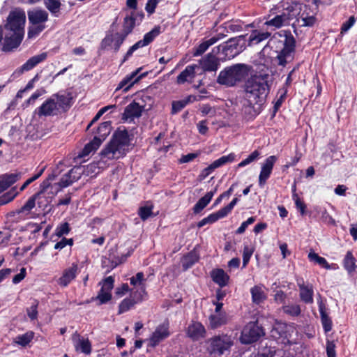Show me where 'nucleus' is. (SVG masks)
<instances>
[{"label":"nucleus","instance_id":"4c0bfd02","mask_svg":"<svg viewBox=\"0 0 357 357\" xmlns=\"http://www.w3.org/2000/svg\"><path fill=\"white\" fill-rule=\"evenodd\" d=\"M35 195H38L36 199L38 207L42 211H45L50 206L52 197H47L43 192H38Z\"/></svg>","mask_w":357,"mask_h":357},{"label":"nucleus","instance_id":"9b49d317","mask_svg":"<svg viewBox=\"0 0 357 357\" xmlns=\"http://www.w3.org/2000/svg\"><path fill=\"white\" fill-rule=\"evenodd\" d=\"M263 335V329L257 322H250L243 329L240 340L243 344H248L257 341Z\"/></svg>","mask_w":357,"mask_h":357},{"label":"nucleus","instance_id":"6ab92c4d","mask_svg":"<svg viewBox=\"0 0 357 357\" xmlns=\"http://www.w3.org/2000/svg\"><path fill=\"white\" fill-rule=\"evenodd\" d=\"M200 67L197 64L188 66L176 78V83L178 84H183L185 82L191 83L192 79L195 77L196 70Z\"/></svg>","mask_w":357,"mask_h":357},{"label":"nucleus","instance_id":"f257e3e1","mask_svg":"<svg viewBox=\"0 0 357 357\" xmlns=\"http://www.w3.org/2000/svg\"><path fill=\"white\" fill-rule=\"evenodd\" d=\"M273 77L265 65H259L256 73L245 82V98L251 102L262 105L269 93Z\"/></svg>","mask_w":357,"mask_h":357},{"label":"nucleus","instance_id":"20e7f679","mask_svg":"<svg viewBox=\"0 0 357 357\" xmlns=\"http://www.w3.org/2000/svg\"><path fill=\"white\" fill-rule=\"evenodd\" d=\"M71 97L65 93H56L48 98L34 111L39 117L54 116L66 112L70 107Z\"/></svg>","mask_w":357,"mask_h":357},{"label":"nucleus","instance_id":"09e8293b","mask_svg":"<svg viewBox=\"0 0 357 357\" xmlns=\"http://www.w3.org/2000/svg\"><path fill=\"white\" fill-rule=\"evenodd\" d=\"M308 257L312 261H314L315 263L319 264L321 266L325 268H329L330 266L325 258L319 256L317 254L314 252H310L308 255Z\"/></svg>","mask_w":357,"mask_h":357},{"label":"nucleus","instance_id":"aec40b11","mask_svg":"<svg viewBox=\"0 0 357 357\" xmlns=\"http://www.w3.org/2000/svg\"><path fill=\"white\" fill-rule=\"evenodd\" d=\"M21 172L5 174L0 176V193L8 189L22 178Z\"/></svg>","mask_w":357,"mask_h":357},{"label":"nucleus","instance_id":"a878e982","mask_svg":"<svg viewBox=\"0 0 357 357\" xmlns=\"http://www.w3.org/2000/svg\"><path fill=\"white\" fill-rule=\"evenodd\" d=\"M211 277L213 281L220 287H225L229 280L228 274L222 268H215L211 271Z\"/></svg>","mask_w":357,"mask_h":357},{"label":"nucleus","instance_id":"9d476101","mask_svg":"<svg viewBox=\"0 0 357 357\" xmlns=\"http://www.w3.org/2000/svg\"><path fill=\"white\" fill-rule=\"evenodd\" d=\"M301 13L291 24L294 28L300 27H311L316 23L317 18L311 8L307 5L301 4Z\"/></svg>","mask_w":357,"mask_h":357},{"label":"nucleus","instance_id":"412c9836","mask_svg":"<svg viewBox=\"0 0 357 357\" xmlns=\"http://www.w3.org/2000/svg\"><path fill=\"white\" fill-rule=\"evenodd\" d=\"M206 330L199 322L193 321L189 324L187 328V335L193 340H198L204 337Z\"/></svg>","mask_w":357,"mask_h":357},{"label":"nucleus","instance_id":"bf43d9fd","mask_svg":"<svg viewBox=\"0 0 357 357\" xmlns=\"http://www.w3.org/2000/svg\"><path fill=\"white\" fill-rule=\"evenodd\" d=\"M112 298V294L110 292L103 290L100 289V291L98 292L96 299L100 301V304H103L109 301H110Z\"/></svg>","mask_w":357,"mask_h":357},{"label":"nucleus","instance_id":"6e6d98bb","mask_svg":"<svg viewBox=\"0 0 357 357\" xmlns=\"http://www.w3.org/2000/svg\"><path fill=\"white\" fill-rule=\"evenodd\" d=\"M126 36L121 33L116 32V37L114 40L112 48L115 52H118L120 49L121 45L123 44V41L126 38Z\"/></svg>","mask_w":357,"mask_h":357},{"label":"nucleus","instance_id":"c85d7f7f","mask_svg":"<svg viewBox=\"0 0 357 357\" xmlns=\"http://www.w3.org/2000/svg\"><path fill=\"white\" fill-rule=\"evenodd\" d=\"M216 191L217 187L213 191L207 192L203 197L199 199L193 207L194 213H199L201 212L210 203Z\"/></svg>","mask_w":357,"mask_h":357},{"label":"nucleus","instance_id":"58836bf2","mask_svg":"<svg viewBox=\"0 0 357 357\" xmlns=\"http://www.w3.org/2000/svg\"><path fill=\"white\" fill-rule=\"evenodd\" d=\"M282 310L284 313L291 317H297L300 315L301 312V307L298 304L283 305Z\"/></svg>","mask_w":357,"mask_h":357},{"label":"nucleus","instance_id":"7c9ffc66","mask_svg":"<svg viewBox=\"0 0 357 357\" xmlns=\"http://www.w3.org/2000/svg\"><path fill=\"white\" fill-rule=\"evenodd\" d=\"M141 68L137 69L135 71L132 72L130 75L126 76L120 83H119V88H122L125 86L126 84H129V86L126 89V91H127L130 86H132L135 83L138 82L141 78L144 77L147 73H144L139 76H138L137 78H135L133 81L132 79L137 75V74L139 73Z\"/></svg>","mask_w":357,"mask_h":357},{"label":"nucleus","instance_id":"13d9d810","mask_svg":"<svg viewBox=\"0 0 357 357\" xmlns=\"http://www.w3.org/2000/svg\"><path fill=\"white\" fill-rule=\"evenodd\" d=\"M116 37V33H110L107 34L102 40L100 46L102 49H106L108 47L113 46L114 40Z\"/></svg>","mask_w":357,"mask_h":357},{"label":"nucleus","instance_id":"680f3d73","mask_svg":"<svg viewBox=\"0 0 357 357\" xmlns=\"http://www.w3.org/2000/svg\"><path fill=\"white\" fill-rule=\"evenodd\" d=\"M114 280L113 277L109 276L106 278L102 282H100V284L102 285L101 289L111 293V291L114 287Z\"/></svg>","mask_w":357,"mask_h":357},{"label":"nucleus","instance_id":"a211bd4d","mask_svg":"<svg viewBox=\"0 0 357 357\" xmlns=\"http://www.w3.org/2000/svg\"><path fill=\"white\" fill-rule=\"evenodd\" d=\"M199 65L203 72H215L220 66L219 59L211 53L199 60Z\"/></svg>","mask_w":357,"mask_h":357},{"label":"nucleus","instance_id":"f704fd0d","mask_svg":"<svg viewBox=\"0 0 357 357\" xmlns=\"http://www.w3.org/2000/svg\"><path fill=\"white\" fill-rule=\"evenodd\" d=\"M38 195H33L26 201V202L19 209L16 210V213H24L26 215L29 214V212L34 208L36 206V199Z\"/></svg>","mask_w":357,"mask_h":357},{"label":"nucleus","instance_id":"473e14b6","mask_svg":"<svg viewBox=\"0 0 357 357\" xmlns=\"http://www.w3.org/2000/svg\"><path fill=\"white\" fill-rule=\"evenodd\" d=\"M199 255L196 251L193 250L183 256L181 259L182 267L184 271L192 267L199 260Z\"/></svg>","mask_w":357,"mask_h":357},{"label":"nucleus","instance_id":"b1692460","mask_svg":"<svg viewBox=\"0 0 357 357\" xmlns=\"http://www.w3.org/2000/svg\"><path fill=\"white\" fill-rule=\"evenodd\" d=\"M160 33V26H155L151 31L146 33L144 35V38L142 40L137 41L132 47L135 48V50L136 51L139 48L146 46L149 43H151L154 40V38L156 36H158Z\"/></svg>","mask_w":357,"mask_h":357},{"label":"nucleus","instance_id":"8fccbe9b","mask_svg":"<svg viewBox=\"0 0 357 357\" xmlns=\"http://www.w3.org/2000/svg\"><path fill=\"white\" fill-rule=\"evenodd\" d=\"M39 302L34 299L31 305L26 309V313L31 320H35L38 317V306Z\"/></svg>","mask_w":357,"mask_h":357},{"label":"nucleus","instance_id":"49530a36","mask_svg":"<svg viewBox=\"0 0 357 357\" xmlns=\"http://www.w3.org/2000/svg\"><path fill=\"white\" fill-rule=\"evenodd\" d=\"M145 294V286H142L141 287H138L135 291L132 293L130 298L135 302V304H137L144 299Z\"/></svg>","mask_w":357,"mask_h":357},{"label":"nucleus","instance_id":"5fc2aeb1","mask_svg":"<svg viewBox=\"0 0 357 357\" xmlns=\"http://www.w3.org/2000/svg\"><path fill=\"white\" fill-rule=\"evenodd\" d=\"M69 173L74 183L80 178L82 174H84L83 168L81 166H75L69 171Z\"/></svg>","mask_w":357,"mask_h":357},{"label":"nucleus","instance_id":"ea45409f","mask_svg":"<svg viewBox=\"0 0 357 357\" xmlns=\"http://www.w3.org/2000/svg\"><path fill=\"white\" fill-rule=\"evenodd\" d=\"M46 8L55 16L59 13L61 3L60 0H44Z\"/></svg>","mask_w":357,"mask_h":357},{"label":"nucleus","instance_id":"6e6552de","mask_svg":"<svg viewBox=\"0 0 357 357\" xmlns=\"http://www.w3.org/2000/svg\"><path fill=\"white\" fill-rule=\"evenodd\" d=\"M232 345L231 337L227 335H215L207 341L208 352L215 356H221L229 353Z\"/></svg>","mask_w":357,"mask_h":357},{"label":"nucleus","instance_id":"0eeeda50","mask_svg":"<svg viewBox=\"0 0 357 357\" xmlns=\"http://www.w3.org/2000/svg\"><path fill=\"white\" fill-rule=\"evenodd\" d=\"M277 47L280 49L276 50L278 54L275 57V60L278 65L284 67L294 59L296 40L291 33L288 34L286 33L284 40L278 41Z\"/></svg>","mask_w":357,"mask_h":357},{"label":"nucleus","instance_id":"052dcab7","mask_svg":"<svg viewBox=\"0 0 357 357\" xmlns=\"http://www.w3.org/2000/svg\"><path fill=\"white\" fill-rule=\"evenodd\" d=\"M226 216H227L226 214L224 213V211L221 208L218 211L210 214L206 218L208 219V224H212V223L218 221L219 219L223 218Z\"/></svg>","mask_w":357,"mask_h":357},{"label":"nucleus","instance_id":"3c124183","mask_svg":"<svg viewBox=\"0 0 357 357\" xmlns=\"http://www.w3.org/2000/svg\"><path fill=\"white\" fill-rule=\"evenodd\" d=\"M135 305V302H133L130 298L123 299L119 304V314H122L128 311Z\"/></svg>","mask_w":357,"mask_h":357},{"label":"nucleus","instance_id":"4d7b16f0","mask_svg":"<svg viewBox=\"0 0 357 357\" xmlns=\"http://www.w3.org/2000/svg\"><path fill=\"white\" fill-rule=\"evenodd\" d=\"M287 93V89L285 87H282L278 90V94L280 96L276 100L274 108L275 110H278L280 106L282 105V102H284Z\"/></svg>","mask_w":357,"mask_h":357},{"label":"nucleus","instance_id":"4be33fe9","mask_svg":"<svg viewBox=\"0 0 357 357\" xmlns=\"http://www.w3.org/2000/svg\"><path fill=\"white\" fill-rule=\"evenodd\" d=\"M261 105L245 100L242 107V113L247 120L253 119L260 112Z\"/></svg>","mask_w":357,"mask_h":357},{"label":"nucleus","instance_id":"f8f14e48","mask_svg":"<svg viewBox=\"0 0 357 357\" xmlns=\"http://www.w3.org/2000/svg\"><path fill=\"white\" fill-rule=\"evenodd\" d=\"M221 53L223 56L221 59H231L238 55L240 50L236 38H230L225 43L222 44L213 50V53Z\"/></svg>","mask_w":357,"mask_h":357},{"label":"nucleus","instance_id":"a19ab883","mask_svg":"<svg viewBox=\"0 0 357 357\" xmlns=\"http://www.w3.org/2000/svg\"><path fill=\"white\" fill-rule=\"evenodd\" d=\"M236 155L234 153H229L227 155H223L212 162L214 167L218 168L227 163L232 162L235 160Z\"/></svg>","mask_w":357,"mask_h":357},{"label":"nucleus","instance_id":"bb28decb","mask_svg":"<svg viewBox=\"0 0 357 357\" xmlns=\"http://www.w3.org/2000/svg\"><path fill=\"white\" fill-rule=\"evenodd\" d=\"M209 326L212 329L218 328L228 322L227 313H215L211 314L208 318Z\"/></svg>","mask_w":357,"mask_h":357},{"label":"nucleus","instance_id":"ddd939ff","mask_svg":"<svg viewBox=\"0 0 357 357\" xmlns=\"http://www.w3.org/2000/svg\"><path fill=\"white\" fill-rule=\"evenodd\" d=\"M47 52H43L40 54L35 55V56L31 57L21 67L16 69L14 71L13 75L17 77V76L21 75L24 72L31 70L35 66H36L38 63L45 61L47 59Z\"/></svg>","mask_w":357,"mask_h":357},{"label":"nucleus","instance_id":"7ed1b4c3","mask_svg":"<svg viewBox=\"0 0 357 357\" xmlns=\"http://www.w3.org/2000/svg\"><path fill=\"white\" fill-rule=\"evenodd\" d=\"M130 137L126 128H119L113 134L108 144L100 152V160H116L126 155Z\"/></svg>","mask_w":357,"mask_h":357},{"label":"nucleus","instance_id":"774afa93","mask_svg":"<svg viewBox=\"0 0 357 357\" xmlns=\"http://www.w3.org/2000/svg\"><path fill=\"white\" fill-rule=\"evenodd\" d=\"M70 174L69 172L66 174H65L60 179V181L58 183L59 186L61 188H66L70 185H72L73 183L72 181V178L70 177Z\"/></svg>","mask_w":357,"mask_h":357},{"label":"nucleus","instance_id":"37998d69","mask_svg":"<svg viewBox=\"0 0 357 357\" xmlns=\"http://www.w3.org/2000/svg\"><path fill=\"white\" fill-rule=\"evenodd\" d=\"M355 261L356 259L352 253L349 251L347 252L344 259V266L348 272L351 273L355 270L356 267Z\"/></svg>","mask_w":357,"mask_h":357},{"label":"nucleus","instance_id":"e433bc0d","mask_svg":"<svg viewBox=\"0 0 357 357\" xmlns=\"http://www.w3.org/2000/svg\"><path fill=\"white\" fill-rule=\"evenodd\" d=\"M135 25V18L134 17V14L132 13L130 16H126L124 18L123 29L121 33L128 36V35L132 32Z\"/></svg>","mask_w":357,"mask_h":357},{"label":"nucleus","instance_id":"69168bd1","mask_svg":"<svg viewBox=\"0 0 357 357\" xmlns=\"http://www.w3.org/2000/svg\"><path fill=\"white\" fill-rule=\"evenodd\" d=\"M356 18L354 16H351L345 22H344L340 29L342 34L348 31L355 24Z\"/></svg>","mask_w":357,"mask_h":357},{"label":"nucleus","instance_id":"f03ea898","mask_svg":"<svg viewBox=\"0 0 357 357\" xmlns=\"http://www.w3.org/2000/svg\"><path fill=\"white\" fill-rule=\"evenodd\" d=\"M25 13L20 10L10 13L7 23L4 26L6 31L3 45V51H10L21 43L24 33Z\"/></svg>","mask_w":357,"mask_h":357},{"label":"nucleus","instance_id":"72a5a7b5","mask_svg":"<svg viewBox=\"0 0 357 357\" xmlns=\"http://www.w3.org/2000/svg\"><path fill=\"white\" fill-rule=\"evenodd\" d=\"M252 302L255 304H260L266 299V295L261 286H255L250 289Z\"/></svg>","mask_w":357,"mask_h":357},{"label":"nucleus","instance_id":"e2e57ef3","mask_svg":"<svg viewBox=\"0 0 357 357\" xmlns=\"http://www.w3.org/2000/svg\"><path fill=\"white\" fill-rule=\"evenodd\" d=\"M70 231V226L68 222H64L59 225L55 231V234L57 236L61 237L63 235H66Z\"/></svg>","mask_w":357,"mask_h":357},{"label":"nucleus","instance_id":"de8ad7c7","mask_svg":"<svg viewBox=\"0 0 357 357\" xmlns=\"http://www.w3.org/2000/svg\"><path fill=\"white\" fill-rule=\"evenodd\" d=\"M18 194L16 190V188H13L10 191L5 193L0 197V205L6 204L11 202Z\"/></svg>","mask_w":357,"mask_h":357},{"label":"nucleus","instance_id":"1a4fd4ad","mask_svg":"<svg viewBox=\"0 0 357 357\" xmlns=\"http://www.w3.org/2000/svg\"><path fill=\"white\" fill-rule=\"evenodd\" d=\"M112 130L111 122H102L97 129L98 136H95L92 141L85 145L82 150V156H86L92 151H95L100 146L102 142L109 135Z\"/></svg>","mask_w":357,"mask_h":357},{"label":"nucleus","instance_id":"c03bdc74","mask_svg":"<svg viewBox=\"0 0 357 357\" xmlns=\"http://www.w3.org/2000/svg\"><path fill=\"white\" fill-rule=\"evenodd\" d=\"M84 174L93 176L92 174H98L100 172L99 162H91L86 166H83Z\"/></svg>","mask_w":357,"mask_h":357},{"label":"nucleus","instance_id":"39448f33","mask_svg":"<svg viewBox=\"0 0 357 357\" xmlns=\"http://www.w3.org/2000/svg\"><path fill=\"white\" fill-rule=\"evenodd\" d=\"M251 67L244 63H237L225 68L220 71L217 79L218 83L227 86H233L247 77Z\"/></svg>","mask_w":357,"mask_h":357},{"label":"nucleus","instance_id":"4468645a","mask_svg":"<svg viewBox=\"0 0 357 357\" xmlns=\"http://www.w3.org/2000/svg\"><path fill=\"white\" fill-rule=\"evenodd\" d=\"M277 160L278 158L275 155H271L265 160L259 176V185L260 187H263L267 179L270 177Z\"/></svg>","mask_w":357,"mask_h":357},{"label":"nucleus","instance_id":"338daca9","mask_svg":"<svg viewBox=\"0 0 357 357\" xmlns=\"http://www.w3.org/2000/svg\"><path fill=\"white\" fill-rule=\"evenodd\" d=\"M293 199L295 202V204L296 208L300 211L301 215H304L305 213L306 206L303 201L299 198L296 193H294L292 195Z\"/></svg>","mask_w":357,"mask_h":357},{"label":"nucleus","instance_id":"603ef678","mask_svg":"<svg viewBox=\"0 0 357 357\" xmlns=\"http://www.w3.org/2000/svg\"><path fill=\"white\" fill-rule=\"evenodd\" d=\"M260 155L259 151L255 150L250 155H248L247 158L242 160L240 163L238 165V167H243L251 162L257 160Z\"/></svg>","mask_w":357,"mask_h":357},{"label":"nucleus","instance_id":"c756f323","mask_svg":"<svg viewBox=\"0 0 357 357\" xmlns=\"http://www.w3.org/2000/svg\"><path fill=\"white\" fill-rule=\"evenodd\" d=\"M319 310L321 315V324L325 333H328L332 330V321L326 312L325 305L320 301L319 303Z\"/></svg>","mask_w":357,"mask_h":357},{"label":"nucleus","instance_id":"2eb2a0df","mask_svg":"<svg viewBox=\"0 0 357 357\" xmlns=\"http://www.w3.org/2000/svg\"><path fill=\"white\" fill-rule=\"evenodd\" d=\"M144 107L143 105L132 101L125 107L122 119L131 122L135 119L139 118L142 116Z\"/></svg>","mask_w":357,"mask_h":357},{"label":"nucleus","instance_id":"79ce46f5","mask_svg":"<svg viewBox=\"0 0 357 357\" xmlns=\"http://www.w3.org/2000/svg\"><path fill=\"white\" fill-rule=\"evenodd\" d=\"M33 337V333L28 332L23 335H17L15 340L14 342L16 344L21 345L22 347H25L32 340Z\"/></svg>","mask_w":357,"mask_h":357},{"label":"nucleus","instance_id":"2f4dec72","mask_svg":"<svg viewBox=\"0 0 357 357\" xmlns=\"http://www.w3.org/2000/svg\"><path fill=\"white\" fill-rule=\"evenodd\" d=\"M271 36V33L268 31H260L259 30H254L249 37V45H257L261 41L266 40Z\"/></svg>","mask_w":357,"mask_h":357},{"label":"nucleus","instance_id":"0e129e2a","mask_svg":"<svg viewBox=\"0 0 357 357\" xmlns=\"http://www.w3.org/2000/svg\"><path fill=\"white\" fill-rule=\"evenodd\" d=\"M253 253V249L249 248L248 245L244 246L243 252V266L245 267L249 262Z\"/></svg>","mask_w":357,"mask_h":357},{"label":"nucleus","instance_id":"864d4df0","mask_svg":"<svg viewBox=\"0 0 357 357\" xmlns=\"http://www.w3.org/2000/svg\"><path fill=\"white\" fill-rule=\"evenodd\" d=\"M144 275L142 272H139L136 274L135 276H133L130 278V284L133 286L141 287L142 286H144Z\"/></svg>","mask_w":357,"mask_h":357},{"label":"nucleus","instance_id":"c9c22d12","mask_svg":"<svg viewBox=\"0 0 357 357\" xmlns=\"http://www.w3.org/2000/svg\"><path fill=\"white\" fill-rule=\"evenodd\" d=\"M77 351L79 350L85 354H89L91 351V345L89 340L79 337L75 344Z\"/></svg>","mask_w":357,"mask_h":357},{"label":"nucleus","instance_id":"f3484780","mask_svg":"<svg viewBox=\"0 0 357 357\" xmlns=\"http://www.w3.org/2000/svg\"><path fill=\"white\" fill-rule=\"evenodd\" d=\"M297 284L299 288L301 300L306 304L312 303L314 301V290L312 285L310 284H305L303 279L298 280Z\"/></svg>","mask_w":357,"mask_h":357},{"label":"nucleus","instance_id":"dca6fc26","mask_svg":"<svg viewBox=\"0 0 357 357\" xmlns=\"http://www.w3.org/2000/svg\"><path fill=\"white\" fill-rule=\"evenodd\" d=\"M78 266L73 264L70 267L63 270L61 276L56 280L57 284L61 287H66L77 276Z\"/></svg>","mask_w":357,"mask_h":357},{"label":"nucleus","instance_id":"a18cd8bd","mask_svg":"<svg viewBox=\"0 0 357 357\" xmlns=\"http://www.w3.org/2000/svg\"><path fill=\"white\" fill-rule=\"evenodd\" d=\"M45 28L43 24H32L29 28L28 37L29 38L36 37L40 33H41Z\"/></svg>","mask_w":357,"mask_h":357},{"label":"nucleus","instance_id":"393cba45","mask_svg":"<svg viewBox=\"0 0 357 357\" xmlns=\"http://www.w3.org/2000/svg\"><path fill=\"white\" fill-rule=\"evenodd\" d=\"M169 335L168 328L165 326H159L149 339V345L155 347Z\"/></svg>","mask_w":357,"mask_h":357},{"label":"nucleus","instance_id":"423d86ee","mask_svg":"<svg viewBox=\"0 0 357 357\" xmlns=\"http://www.w3.org/2000/svg\"><path fill=\"white\" fill-rule=\"evenodd\" d=\"M282 7V11L271 20L266 21L264 25L273 26L274 29L289 26L301 10V3L297 2L287 3V6L283 4Z\"/></svg>","mask_w":357,"mask_h":357},{"label":"nucleus","instance_id":"cd10ccee","mask_svg":"<svg viewBox=\"0 0 357 357\" xmlns=\"http://www.w3.org/2000/svg\"><path fill=\"white\" fill-rule=\"evenodd\" d=\"M28 17L31 24H43L48 20V13L44 10H33L28 12Z\"/></svg>","mask_w":357,"mask_h":357},{"label":"nucleus","instance_id":"5701e85b","mask_svg":"<svg viewBox=\"0 0 357 357\" xmlns=\"http://www.w3.org/2000/svg\"><path fill=\"white\" fill-rule=\"evenodd\" d=\"M225 36L223 33H218L216 36H214L199 44L193 53L194 56H198L204 54L210 46L213 45L218 40L222 39Z\"/></svg>","mask_w":357,"mask_h":357}]
</instances>
